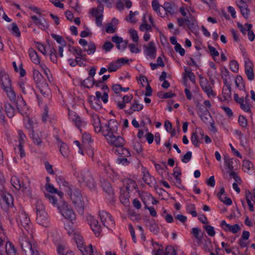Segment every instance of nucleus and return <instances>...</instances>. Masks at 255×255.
Segmentation results:
<instances>
[{
    "instance_id": "obj_20",
    "label": "nucleus",
    "mask_w": 255,
    "mask_h": 255,
    "mask_svg": "<svg viewBox=\"0 0 255 255\" xmlns=\"http://www.w3.org/2000/svg\"><path fill=\"white\" fill-rule=\"evenodd\" d=\"M142 179L146 184L150 187L155 184V180L154 177L152 176L145 169H143L142 171Z\"/></svg>"
},
{
    "instance_id": "obj_53",
    "label": "nucleus",
    "mask_w": 255,
    "mask_h": 255,
    "mask_svg": "<svg viewBox=\"0 0 255 255\" xmlns=\"http://www.w3.org/2000/svg\"><path fill=\"white\" fill-rule=\"evenodd\" d=\"M56 180L60 186L62 185L64 187H66L67 188V189H68L69 187H73L72 185L69 186V183L66 181L65 179L61 176H56Z\"/></svg>"
},
{
    "instance_id": "obj_15",
    "label": "nucleus",
    "mask_w": 255,
    "mask_h": 255,
    "mask_svg": "<svg viewBox=\"0 0 255 255\" xmlns=\"http://www.w3.org/2000/svg\"><path fill=\"white\" fill-rule=\"evenodd\" d=\"M143 106L139 104L138 100L137 99H134L132 103H131L130 108L128 110H125V112L126 114L131 115L134 112H138L142 110Z\"/></svg>"
},
{
    "instance_id": "obj_44",
    "label": "nucleus",
    "mask_w": 255,
    "mask_h": 255,
    "mask_svg": "<svg viewBox=\"0 0 255 255\" xmlns=\"http://www.w3.org/2000/svg\"><path fill=\"white\" fill-rule=\"evenodd\" d=\"M12 185L16 189L21 188V183L20 179L16 176H12L10 180Z\"/></svg>"
},
{
    "instance_id": "obj_51",
    "label": "nucleus",
    "mask_w": 255,
    "mask_h": 255,
    "mask_svg": "<svg viewBox=\"0 0 255 255\" xmlns=\"http://www.w3.org/2000/svg\"><path fill=\"white\" fill-rule=\"evenodd\" d=\"M93 80H95L93 78L88 77L81 82V86H83L85 88L90 89L92 87H90V86H91V84L93 83Z\"/></svg>"
},
{
    "instance_id": "obj_27",
    "label": "nucleus",
    "mask_w": 255,
    "mask_h": 255,
    "mask_svg": "<svg viewBox=\"0 0 255 255\" xmlns=\"http://www.w3.org/2000/svg\"><path fill=\"white\" fill-rule=\"evenodd\" d=\"M28 52L30 58L32 62L36 64H40V58L37 52L32 48L29 49Z\"/></svg>"
},
{
    "instance_id": "obj_33",
    "label": "nucleus",
    "mask_w": 255,
    "mask_h": 255,
    "mask_svg": "<svg viewBox=\"0 0 255 255\" xmlns=\"http://www.w3.org/2000/svg\"><path fill=\"white\" fill-rule=\"evenodd\" d=\"M91 98H93V99H101L102 101L105 104H106L108 102L109 95L107 94V92H104L103 95H102V94L100 92L97 91L96 92V96H92Z\"/></svg>"
},
{
    "instance_id": "obj_35",
    "label": "nucleus",
    "mask_w": 255,
    "mask_h": 255,
    "mask_svg": "<svg viewBox=\"0 0 255 255\" xmlns=\"http://www.w3.org/2000/svg\"><path fill=\"white\" fill-rule=\"evenodd\" d=\"M126 186L125 188L127 191H132L136 188L137 185L135 182L130 179H128L125 181Z\"/></svg>"
},
{
    "instance_id": "obj_46",
    "label": "nucleus",
    "mask_w": 255,
    "mask_h": 255,
    "mask_svg": "<svg viewBox=\"0 0 255 255\" xmlns=\"http://www.w3.org/2000/svg\"><path fill=\"white\" fill-rule=\"evenodd\" d=\"M191 140L192 144L196 147L199 146V143L201 142L199 140V137L198 135L197 131L195 130L192 133Z\"/></svg>"
},
{
    "instance_id": "obj_41",
    "label": "nucleus",
    "mask_w": 255,
    "mask_h": 255,
    "mask_svg": "<svg viewBox=\"0 0 255 255\" xmlns=\"http://www.w3.org/2000/svg\"><path fill=\"white\" fill-rule=\"evenodd\" d=\"M10 25L11 28H8L10 32L17 37H20L21 33L17 24L15 23H12Z\"/></svg>"
},
{
    "instance_id": "obj_61",
    "label": "nucleus",
    "mask_w": 255,
    "mask_h": 255,
    "mask_svg": "<svg viewBox=\"0 0 255 255\" xmlns=\"http://www.w3.org/2000/svg\"><path fill=\"white\" fill-rule=\"evenodd\" d=\"M151 4L153 9L154 11H155L159 15L161 16V17H163L162 16H161V13L160 12V5L159 4L158 0H153Z\"/></svg>"
},
{
    "instance_id": "obj_2",
    "label": "nucleus",
    "mask_w": 255,
    "mask_h": 255,
    "mask_svg": "<svg viewBox=\"0 0 255 255\" xmlns=\"http://www.w3.org/2000/svg\"><path fill=\"white\" fill-rule=\"evenodd\" d=\"M19 243L25 255H39L36 246L32 244L24 233L20 235Z\"/></svg>"
},
{
    "instance_id": "obj_58",
    "label": "nucleus",
    "mask_w": 255,
    "mask_h": 255,
    "mask_svg": "<svg viewBox=\"0 0 255 255\" xmlns=\"http://www.w3.org/2000/svg\"><path fill=\"white\" fill-rule=\"evenodd\" d=\"M230 68L234 73H238L239 71V64L237 61L232 60L230 63Z\"/></svg>"
},
{
    "instance_id": "obj_47",
    "label": "nucleus",
    "mask_w": 255,
    "mask_h": 255,
    "mask_svg": "<svg viewBox=\"0 0 255 255\" xmlns=\"http://www.w3.org/2000/svg\"><path fill=\"white\" fill-rule=\"evenodd\" d=\"M60 151L64 157H68L69 153V150L67 144L64 142H62L60 147Z\"/></svg>"
},
{
    "instance_id": "obj_54",
    "label": "nucleus",
    "mask_w": 255,
    "mask_h": 255,
    "mask_svg": "<svg viewBox=\"0 0 255 255\" xmlns=\"http://www.w3.org/2000/svg\"><path fill=\"white\" fill-rule=\"evenodd\" d=\"M96 49V46L95 44L93 42H90L88 43V49H84L83 51H87L88 54H92L94 53Z\"/></svg>"
},
{
    "instance_id": "obj_6",
    "label": "nucleus",
    "mask_w": 255,
    "mask_h": 255,
    "mask_svg": "<svg viewBox=\"0 0 255 255\" xmlns=\"http://www.w3.org/2000/svg\"><path fill=\"white\" fill-rule=\"evenodd\" d=\"M119 124L116 120H110L103 126V135L107 138L115 134H117Z\"/></svg>"
},
{
    "instance_id": "obj_3",
    "label": "nucleus",
    "mask_w": 255,
    "mask_h": 255,
    "mask_svg": "<svg viewBox=\"0 0 255 255\" xmlns=\"http://www.w3.org/2000/svg\"><path fill=\"white\" fill-rule=\"evenodd\" d=\"M36 209L37 223L42 226L48 227L49 224L48 217L41 201L38 200L36 202Z\"/></svg>"
},
{
    "instance_id": "obj_43",
    "label": "nucleus",
    "mask_w": 255,
    "mask_h": 255,
    "mask_svg": "<svg viewBox=\"0 0 255 255\" xmlns=\"http://www.w3.org/2000/svg\"><path fill=\"white\" fill-rule=\"evenodd\" d=\"M68 50L73 55L76 54L78 56H82L83 50L79 47H73L71 45H68Z\"/></svg>"
},
{
    "instance_id": "obj_17",
    "label": "nucleus",
    "mask_w": 255,
    "mask_h": 255,
    "mask_svg": "<svg viewBox=\"0 0 255 255\" xmlns=\"http://www.w3.org/2000/svg\"><path fill=\"white\" fill-rule=\"evenodd\" d=\"M161 248L157 250L154 255H176V251L174 248L171 246H168L166 248L165 251H164L162 247Z\"/></svg>"
},
{
    "instance_id": "obj_42",
    "label": "nucleus",
    "mask_w": 255,
    "mask_h": 255,
    "mask_svg": "<svg viewBox=\"0 0 255 255\" xmlns=\"http://www.w3.org/2000/svg\"><path fill=\"white\" fill-rule=\"evenodd\" d=\"M41 85L42 86H38V87L39 89L40 92L44 97H47L50 93L49 90L48 88V84L46 83H43V84H42Z\"/></svg>"
},
{
    "instance_id": "obj_4",
    "label": "nucleus",
    "mask_w": 255,
    "mask_h": 255,
    "mask_svg": "<svg viewBox=\"0 0 255 255\" xmlns=\"http://www.w3.org/2000/svg\"><path fill=\"white\" fill-rule=\"evenodd\" d=\"M58 210L62 216L71 222L76 220V214L71 207L64 200L60 201Z\"/></svg>"
},
{
    "instance_id": "obj_21",
    "label": "nucleus",
    "mask_w": 255,
    "mask_h": 255,
    "mask_svg": "<svg viewBox=\"0 0 255 255\" xmlns=\"http://www.w3.org/2000/svg\"><path fill=\"white\" fill-rule=\"evenodd\" d=\"M1 199L2 203H5L7 207H12L13 206V198L9 193H2L1 194Z\"/></svg>"
},
{
    "instance_id": "obj_11",
    "label": "nucleus",
    "mask_w": 255,
    "mask_h": 255,
    "mask_svg": "<svg viewBox=\"0 0 255 255\" xmlns=\"http://www.w3.org/2000/svg\"><path fill=\"white\" fill-rule=\"evenodd\" d=\"M144 53L151 58L154 59L156 57V48L154 41H150L148 45H143Z\"/></svg>"
},
{
    "instance_id": "obj_38",
    "label": "nucleus",
    "mask_w": 255,
    "mask_h": 255,
    "mask_svg": "<svg viewBox=\"0 0 255 255\" xmlns=\"http://www.w3.org/2000/svg\"><path fill=\"white\" fill-rule=\"evenodd\" d=\"M174 5V3L165 2L163 8L166 12L169 13L171 15H173L174 14V9L173 8Z\"/></svg>"
},
{
    "instance_id": "obj_16",
    "label": "nucleus",
    "mask_w": 255,
    "mask_h": 255,
    "mask_svg": "<svg viewBox=\"0 0 255 255\" xmlns=\"http://www.w3.org/2000/svg\"><path fill=\"white\" fill-rule=\"evenodd\" d=\"M70 117L73 122H74L75 126L81 131L80 128L85 127L86 125V122L75 112L70 114Z\"/></svg>"
},
{
    "instance_id": "obj_45",
    "label": "nucleus",
    "mask_w": 255,
    "mask_h": 255,
    "mask_svg": "<svg viewBox=\"0 0 255 255\" xmlns=\"http://www.w3.org/2000/svg\"><path fill=\"white\" fill-rule=\"evenodd\" d=\"M185 21L189 29L193 28L197 23L196 19L193 16H191L189 18H185Z\"/></svg>"
},
{
    "instance_id": "obj_40",
    "label": "nucleus",
    "mask_w": 255,
    "mask_h": 255,
    "mask_svg": "<svg viewBox=\"0 0 255 255\" xmlns=\"http://www.w3.org/2000/svg\"><path fill=\"white\" fill-rule=\"evenodd\" d=\"M184 69L185 71V73L183 75L184 78H185L186 76H187L190 81L194 83L195 82V76L194 73L188 67L185 66Z\"/></svg>"
},
{
    "instance_id": "obj_39",
    "label": "nucleus",
    "mask_w": 255,
    "mask_h": 255,
    "mask_svg": "<svg viewBox=\"0 0 255 255\" xmlns=\"http://www.w3.org/2000/svg\"><path fill=\"white\" fill-rule=\"evenodd\" d=\"M30 137L32 139L33 142L38 146H39L42 143V140L39 137L38 134L36 133L33 129H31L29 133Z\"/></svg>"
},
{
    "instance_id": "obj_26",
    "label": "nucleus",
    "mask_w": 255,
    "mask_h": 255,
    "mask_svg": "<svg viewBox=\"0 0 255 255\" xmlns=\"http://www.w3.org/2000/svg\"><path fill=\"white\" fill-rule=\"evenodd\" d=\"M104 191L110 196V198L113 199L114 192L110 184L107 181H104L102 185Z\"/></svg>"
},
{
    "instance_id": "obj_34",
    "label": "nucleus",
    "mask_w": 255,
    "mask_h": 255,
    "mask_svg": "<svg viewBox=\"0 0 255 255\" xmlns=\"http://www.w3.org/2000/svg\"><path fill=\"white\" fill-rule=\"evenodd\" d=\"M111 100L114 102L118 109L122 110V108L119 105L121 104L122 101V97L120 94H112L111 95Z\"/></svg>"
},
{
    "instance_id": "obj_64",
    "label": "nucleus",
    "mask_w": 255,
    "mask_h": 255,
    "mask_svg": "<svg viewBox=\"0 0 255 255\" xmlns=\"http://www.w3.org/2000/svg\"><path fill=\"white\" fill-rule=\"evenodd\" d=\"M114 45L112 42L110 41H106L103 45L102 47L106 52H108L110 51L111 49L114 47Z\"/></svg>"
},
{
    "instance_id": "obj_25",
    "label": "nucleus",
    "mask_w": 255,
    "mask_h": 255,
    "mask_svg": "<svg viewBox=\"0 0 255 255\" xmlns=\"http://www.w3.org/2000/svg\"><path fill=\"white\" fill-rule=\"evenodd\" d=\"M224 193H225V189L223 187H222L220 188L219 192L217 194L218 198L221 202L224 203L225 204H226L228 206L231 205L232 204V201L231 198H228L226 196H225L224 198L225 200H222V195H223Z\"/></svg>"
},
{
    "instance_id": "obj_13",
    "label": "nucleus",
    "mask_w": 255,
    "mask_h": 255,
    "mask_svg": "<svg viewBox=\"0 0 255 255\" xmlns=\"http://www.w3.org/2000/svg\"><path fill=\"white\" fill-rule=\"evenodd\" d=\"M236 3L238 7L240 9V11L243 17L248 19L250 15V10L248 8L247 3L243 0H237Z\"/></svg>"
},
{
    "instance_id": "obj_1",
    "label": "nucleus",
    "mask_w": 255,
    "mask_h": 255,
    "mask_svg": "<svg viewBox=\"0 0 255 255\" xmlns=\"http://www.w3.org/2000/svg\"><path fill=\"white\" fill-rule=\"evenodd\" d=\"M66 192L77 212L79 214L83 215L84 213V209L87 205V197L86 196H83L81 191L74 187H69Z\"/></svg>"
},
{
    "instance_id": "obj_30",
    "label": "nucleus",
    "mask_w": 255,
    "mask_h": 255,
    "mask_svg": "<svg viewBox=\"0 0 255 255\" xmlns=\"http://www.w3.org/2000/svg\"><path fill=\"white\" fill-rule=\"evenodd\" d=\"M5 252L7 255H15L16 252L15 247L10 242H7L5 244Z\"/></svg>"
},
{
    "instance_id": "obj_31",
    "label": "nucleus",
    "mask_w": 255,
    "mask_h": 255,
    "mask_svg": "<svg viewBox=\"0 0 255 255\" xmlns=\"http://www.w3.org/2000/svg\"><path fill=\"white\" fill-rule=\"evenodd\" d=\"M115 152L117 155H120L123 157H127L130 156L129 151L128 149L123 147V146L119 148L116 149Z\"/></svg>"
},
{
    "instance_id": "obj_63",
    "label": "nucleus",
    "mask_w": 255,
    "mask_h": 255,
    "mask_svg": "<svg viewBox=\"0 0 255 255\" xmlns=\"http://www.w3.org/2000/svg\"><path fill=\"white\" fill-rule=\"evenodd\" d=\"M110 213L105 211H102L100 212L99 216L101 218V220L104 226H106L105 222L107 221V218L109 216Z\"/></svg>"
},
{
    "instance_id": "obj_57",
    "label": "nucleus",
    "mask_w": 255,
    "mask_h": 255,
    "mask_svg": "<svg viewBox=\"0 0 255 255\" xmlns=\"http://www.w3.org/2000/svg\"><path fill=\"white\" fill-rule=\"evenodd\" d=\"M225 164L226 166V168L229 169V171L233 170L234 167L233 165V161L232 159L228 157H226L225 156Z\"/></svg>"
},
{
    "instance_id": "obj_7",
    "label": "nucleus",
    "mask_w": 255,
    "mask_h": 255,
    "mask_svg": "<svg viewBox=\"0 0 255 255\" xmlns=\"http://www.w3.org/2000/svg\"><path fill=\"white\" fill-rule=\"evenodd\" d=\"M81 178L91 190L96 188V183L90 172L87 169L83 170L81 172Z\"/></svg>"
},
{
    "instance_id": "obj_23",
    "label": "nucleus",
    "mask_w": 255,
    "mask_h": 255,
    "mask_svg": "<svg viewBox=\"0 0 255 255\" xmlns=\"http://www.w3.org/2000/svg\"><path fill=\"white\" fill-rule=\"evenodd\" d=\"M112 41L116 44V46L118 49L123 50L126 49V44H124L123 38L115 35L112 37Z\"/></svg>"
},
{
    "instance_id": "obj_10",
    "label": "nucleus",
    "mask_w": 255,
    "mask_h": 255,
    "mask_svg": "<svg viewBox=\"0 0 255 255\" xmlns=\"http://www.w3.org/2000/svg\"><path fill=\"white\" fill-rule=\"evenodd\" d=\"M14 102L16 104L17 110L20 114L22 115L26 114L28 108L22 96H18Z\"/></svg>"
},
{
    "instance_id": "obj_9",
    "label": "nucleus",
    "mask_w": 255,
    "mask_h": 255,
    "mask_svg": "<svg viewBox=\"0 0 255 255\" xmlns=\"http://www.w3.org/2000/svg\"><path fill=\"white\" fill-rule=\"evenodd\" d=\"M109 144L119 147L123 146L125 144V140L118 133L112 135L111 136L107 137L106 138Z\"/></svg>"
},
{
    "instance_id": "obj_50",
    "label": "nucleus",
    "mask_w": 255,
    "mask_h": 255,
    "mask_svg": "<svg viewBox=\"0 0 255 255\" xmlns=\"http://www.w3.org/2000/svg\"><path fill=\"white\" fill-rule=\"evenodd\" d=\"M236 86L240 90L243 89L245 87V83L243 80L242 77L240 75H238L235 80Z\"/></svg>"
},
{
    "instance_id": "obj_52",
    "label": "nucleus",
    "mask_w": 255,
    "mask_h": 255,
    "mask_svg": "<svg viewBox=\"0 0 255 255\" xmlns=\"http://www.w3.org/2000/svg\"><path fill=\"white\" fill-rule=\"evenodd\" d=\"M45 196L46 198L48 199L49 202L52 203L54 206L57 207L58 208V206L60 204V201H58V199L55 196L51 195L49 194H45Z\"/></svg>"
},
{
    "instance_id": "obj_12",
    "label": "nucleus",
    "mask_w": 255,
    "mask_h": 255,
    "mask_svg": "<svg viewBox=\"0 0 255 255\" xmlns=\"http://www.w3.org/2000/svg\"><path fill=\"white\" fill-rule=\"evenodd\" d=\"M0 84L2 89L12 86L10 77L4 71H0Z\"/></svg>"
},
{
    "instance_id": "obj_28",
    "label": "nucleus",
    "mask_w": 255,
    "mask_h": 255,
    "mask_svg": "<svg viewBox=\"0 0 255 255\" xmlns=\"http://www.w3.org/2000/svg\"><path fill=\"white\" fill-rule=\"evenodd\" d=\"M2 89L6 92L7 97L11 101L15 102L17 97L16 94L11 86H9L8 88H4Z\"/></svg>"
},
{
    "instance_id": "obj_14",
    "label": "nucleus",
    "mask_w": 255,
    "mask_h": 255,
    "mask_svg": "<svg viewBox=\"0 0 255 255\" xmlns=\"http://www.w3.org/2000/svg\"><path fill=\"white\" fill-rule=\"evenodd\" d=\"M31 18L34 24L40 29L45 31L48 28L49 24L45 19L38 18L35 15L31 16Z\"/></svg>"
},
{
    "instance_id": "obj_29",
    "label": "nucleus",
    "mask_w": 255,
    "mask_h": 255,
    "mask_svg": "<svg viewBox=\"0 0 255 255\" xmlns=\"http://www.w3.org/2000/svg\"><path fill=\"white\" fill-rule=\"evenodd\" d=\"M123 60V58H120L115 62H111L110 63H109L108 67V71L109 72L116 71L119 68H120V64H119V62L120 61Z\"/></svg>"
},
{
    "instance_id": "obj_37",
    "label": "nucleus",
    "mask_w": 255,
    "mask_h": 255,
    "mask_svg": "<svg viewBox=\"0 0 255 255\" xmlns=\"http://www.w3.org/2000/svg\"><path fill=\"white\" fill-rule=\"evenodd\" d=\"M133 99V95L132 94L125 95L122 97V101L121 104L119 105L122 109H124L126 107L127 103H130Z\"/></svg>"
},
{
    "instance_id": "obj_24",
    "label": "nucleus",
    "mask_w": 255,
    "mask_h": 255,
    "mask_svg": "<svg viewBox=\"0 0 255 255\" xmlns=\"http://www.w3.org/2000/svg\"><path fill=\"white\" fill-rule=\"evenodd\" d=\"M5 113L9 118H12L15 115L16 110L9 103L6 102L4 105Z\"/></svg>"
},
{
    "instance_id": "obj_22",
    "label": "nucleus",
    "mask_w": 255,
    "mask_h": 255,
    "mask_svg": "<svg viewBox=\"0 0 255 255\" xmlns=\"http://www.w3.org/2000/svg\"><path fill=\"white\" fill-rule=\"evenodd\" d=\"M33 77L37 86H42L43 83H46L42 74L37 70L34 69L33 70Z\"/></svg>"
},
{
    "instance_id": "obj_62",
    "label": "nucleus",
    "mask_w": 255,
    "mask_h": 255,
    "mask_svg": "<svg viewBox=\"0 0 255 255\" xmlns=\"http://www.w3.org/2000/svg\"><path fill=\"white\" fill-rule=\"evenodd\" d=\"M203 228L205 230L208 235L210 237L215 236L216 233L214 228L211 225H206L203 226Z\"/></svg>"
},
{
    "instance_id": "obj_32",
    "label": "nucleus",
    "mask_w": 255,
    "mask_h": 255,
    "mask_svg": "<svg viewBox=\"0 0 255 255\" xmlns=\"http://www.w3.org/2000/svg\"><path fill=\"white\" fill-rule=\"evenodd\" d=\"M48 44L49 48V56L50 60L52 62L56 63L57 61V51L54 47L50 45L49 42L48 43Z\"/></svg>"
},
{
    "instance_id": "obj_18",
    "label": "nucleus",
    "mask_w": 255,
    "mask_h": 255,
    "mask_svg": "<svg viewBox=\"0 0 255 255\" xmlns=\"http://www.w3.org/2000/svg\"><path fill=\"white\" fill-rule=\"evenodd\" d=\"M90 226L91 229L94 233L96 237H99L101 232V226L99 224V222L94 218L93 217H90Z\"/></svg>"
},
{
    "instance_id": "obj_49",
    "label": "nucleus",
    "mask_w": 255,
    "mask_h": 255,
    "mask_svg": "<svg viewBox=\"0 0 255 255\" xmlns=\"http://www.w3.org/2000/svg\"><path fill=\"white\" fill-rule=\"evenodd\" d=\"M51 35L53 38H54L57 43L61 44L62 46H66V42L62 37V36L57 35L54 33L51 34Z\"/></svg>"
},
{
    "instance_id": "obj_19",
    "label": "nucleus",
    "mask_w": 255,
    "mask_h": 255,
    "mask_svg": "<svg viewBox=\"0 0 255 255\" xmlns=\"http://www.w3.org/2000/svg\"><path fill=\"white\" fill-rule=\"evenodd\" d=\"M129 191H127L125 188H121L120 191V200L125 206L129 205Z\"/></svg>"
},
{
    "instance_id": "obj_5",
    "label": "nucleus",
    "mask_w": 255,
    "mask_h": 255,
    "mask_svg": "<svg viewBox=\"0 0 255 255\" xmlns=\"http://www.w3.org/2000/svg\"><path fill=\"white\" fill-rule=\"evenodd\" d=\"M16 220L18 225L20 224L28 233L30 235L32 234V226L29 217L26 212L23 211H20Z\"/></svg>"
},
{
    "instance_id": "obj_60",
    "label": "nucleus",
    "mask_w": 255,
    "mask_h": 255,
    "mask_svg": "<svg viewBox=\"0 0 255 255\" xmlns=\"http://www.w3.org/2000/svg\"><path fill=\"white\" fill-rule=\"evenodd\" d=\"M74 239L79 250H82L83 247L84 246L83 237L80 236H77L75 237Z\"/></svg>"
},
{
    "instance_id": "obj_56",
    "label": "nucleus",
    "mask_w": 255,
    "mask_h": 255,
    "mask_svg": "<svg viewBox=\"0 0 255 255\" xmlns=\"http://www.w3.org/2000/svg\"><path fill=\"white\" fill-rule=\"evenodd\" d=\"M186 209L187 212L191 214L193 217H195L197 216V214L196 211V208L194 204H191L187 205Z\"/></svg>"
},
{
    "instance_id": "obj_48",
    "label": "nucleus",
    "mask_w": 255,
    "mask_h": 255,
    "mask_svg": "<svg viewBox=\"0 0 255 255\" xmlns=\"http://www.w3.org/2000/svg\"><path fill=\"white\" fill-rule=\"evenodd\" d=\"M104 6L102 3H99L97 8H93L91 9V13L93 16H96L100 14H103Z\"/></svg>"
},
{
    "instance_id": "obj_8",
    "label": "nucleus",
    "mask_w": 255,
    "mask_h": 255,
    "mask_svg": "<svg viewBox=\"0 0 255 255\" xmlns=\"http://www.w3.org/2000/svg\"><path fill=\"white\" fill-rule=\"evenodd\" d=\"M199 78L200 86L202 90L207 94L208 97H215L216 94L213 91L212 87L211 86L207 78L203 77L201 75L199 76Z\"/></svg>"
},
{
    "instance_id": "obj_55",
    "label": "nucleus",
    "mask_w": 255,
    "mask_h": 255,
    "mask_svg": "<svg viewBox=\"0 0 255 255\" xmlns=\"http://www.w3.org/2000/svg\"><path fill=\"white\" fill-rule=\"evenodd\" d=\"M143 23L139 26V29L140 31H144L145 30L146 31L150 30L151 29V26L147 23V22L145 20V14L143 17Z\"/></svg>"
},
{
    "instance_id": "obj_59",
    "label": "nucleus",
    "mask_w": 255,
    "mask_h": 255,
    "mask_svg": "<svg viewBox=\"0 0 255 255\" xmlns=\"http://www.w3.org/2000/svg\"><path fill=\"white\" fill-rule=\"evenodd\" d=\"M201 230L198 228H193L192 229L191 234L198 240H201L202 239L203 234L202 236H200V233Z\"/></svg>"
},
{
    "instance_id": "obj_36",
    "label": "nucleus",
    "mask_w": 255,
    "mask_h": 255,
    "mask_svg": "<svg viewBox=\"0 0 255 255\" xmlns=\"http://www.w3.org/2000/svg\"><path fill=\"white\" fill-rule=\"evenodd\" d=\"M93 126L96 132H102L103 129V126L101 125L100 120L98 117L94 119Z\"/></svg>"
}]
</instances>
